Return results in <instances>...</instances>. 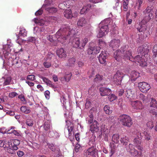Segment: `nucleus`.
<instances>
[{"mask_svg": "<svg viewBox=\"0 0 157 157\" xmlns=\"http://www.w3.org/2000/svg\"><path fill=\"white\" fill-rule=\"evenodd\" d=\"M148 46L147 44H144L143 45L139 47L137 49V52L138 53H140L142 55L145 56L146 54L149 52V49Z\"/></svg>", "mask_w": 157, "mask_h": 157, "instance_id": "nucleus-12", "label": "nucleus"}, {"mask_svg": "<svg viewBox=\"0 0 157 157\" xmlns=\"http://www.w3.org/2000/svg\"><path fill=\"white\" fill-rule=\"evenodd\" d=\"M110 146L111 149L109 153L110 156L111 157L115 153L116 147L115 144L113 143L110 144Z\"/></svg>", "mask_w": 157, "mask_h": 157, "instance_id": "nucleus-35", "label": "nucleus"}, {"mask_svg": "<svg viewBox=\"0 0 157 157\" xmlns=\"http://www.w3.org/2000/svg\"><path fill=\"white\" fill-rule=\"evenodd\" d=\"M86 24V21L84 17L80 18L78 21L77 24L78 26L82 27L85 26Z\"/></svg>", "mask_w": 157, "mask_h": 157, "instance_id": "nucleus-25", "label": "nucleus"}, {"mask_svg": "<svg viewBox=\"0 0 157 157\" xmlns=\"http://www.w3.org/2000/svg\"><path fill=\"white\" fill-rule=\"evenodd\" d=\"M43 65L45 67L47 68L50 67L51 65V63L48 62H44Z\"/></svg>", "mask_w": 157, "mask_h": 157, "instance_id": "nucleus-59", "label": "nucleus"}, {"mask_svg": "<svg viewBox=\"0 0 157 157\" xmlns=\"http://www.w3.org/2000/svg\"><path fill=\"white\" fill-rule=\"evenodd\" d=\"M20 109L21 112L26 114L29 113L31 111L29 108L25 106H22Z\"/></svg>", "mask_w": 157, "mask_h": 157, "instance_id": "nucleus-30", "label": "nucleus"}, {"mask_svg": "<svg viewBox=\"0 0 157 157\" xmlns=\"http://www.w3.org/2000/svg\"><path fill=\"white\" fill-rule=\"evenodd\" d=\"M65 4H66V2H64L63 3H61L59 5V7L61 9H65Z\"/></svg>", "mask_w": 157, "mask_h": 157, "instance_id": "nucleus-60", "label": "nucleus"}, {"mask_svg": "<svg viewBox=\"0 0 157 157\" xmlns=\"http://www.w3.org/2000/svg\"><path fill=\"white\" fill-rule=\"evenodd\" d=\"M19 34L24 37L25 36H27V32L24 28H20Z\"/></svg>", "mask_w": 157, "mask_h": 157, "instance_id": "nucleus-39", "label": "nucleus"}, {"mask_svg": "<svg viewBox=\"0 0 157 157\" xmlns=\"http://www.w3.org/2000/svg\"><path fill=\"white\" fill-rule=\"evenodd\" d=\"M118 119L124 126L130 128L133 124L132 118L128 115H121L119 116Z\"/></svg>", "mask_w": 157, "mask_h": 157, "instance_id": "nucleus-4", "label": "nucleus"}, {"mask_svg": "<svg viewBox=\"0 0 157 157\" xmlns=\"http://www.w3.org/2000/svg\"><path fill=\"white\" fill-rule=\"evenodd\" d=\"M49 137L57 138L59 136V133L56 131H52L50 132L48 134Z\"/></svg>", "mask_w": 157, "mask_h": 157, "instance_id": "nucleus-29", "label": "nucleus"}, {"mask_svg": "<svg viewBox=\"0 0 157 157\" xmlns=\"http://www.w3.org/2000/svg\"><path fill=\"white\" fill-rule=\"evenodd\" d=\"M117 98V97L114 95L112 94L109 97V98L110 101H113L115 100Z\"/></svg>", "mask_w": 157, "mask_h": 157, "instance_id": "nucleus-62", "label": "nucleus"}, {"mask_svg": "<svg viewBox=\"0 0 157 157\" xmlns=\"http://www.w3.org/2000/svg\"><path fill=\"white\" fill-rule=\"evenodd\" d=\"M21 61L19 60L18 59H17V62H16V64H15V66L16 68H18L20 67L21 66Z\"/></svg>", "mask_w": 157, "mask_h": 157, "instance_id": "nucleus-63", "label": "nucleus"}, {"mask_svg": "<svg viewBox=\"0 0 157 157\" xmlns=\"http://www.w3.org/2000/svg\"><path fill=\"white\" fill-rule=\"evenodd\" d=\"M36 39L35 37H29L28 39V41L32 43H35L36 41Z\"/></svg>", "mask_w": 157, "mask_h": 157, "instance_id": "nucleus-61", "label": "nucleus"}, {"mask_svg": "<svg viewBox=\"0 0 157 157\" xmlns=\"http://www.w3.org/2000/svg\"><path fill=\"white\" fill-rule=\"evenodd\" d=\"M132 134L134 138L133 140L134 144L139 150L142 151L143 149L141 140L143 137L142 133L140 131L135 129L132 132Z\"/></svg>", "mask_w": 157, "mask_h": 157, "instance_id": "nucleus-3", "label": "nucleus"}, {"mask_svg": "<svg viewBox=\"0 0 157 157\" xmlns=\"http://www.w3.org/2000/svg\"><path fill=\"white\" fill-rule=\"evenodd\" d=\"M46 10L49 13H53L56 12L57 11V9L53 7H49L46 8Z\"/></svg>", "mask_w": 157, "mask_h": 157, "instance_id": "nucleus-36", "label": "nucleus"}, {"mask_svg": "<svg viewBox=\"0 0 157 157\" xmlns=\"http://www.w3.org/2000/svg\"><path fill=\"white\" fill-rule=\"evenodd\" d=\"M50 121L47 120L45 121L44 125L43 128L44 130L46 131H49L50 130Z\"/></svg>", "mask_w": 157, "mask_h": 157, "instance_id": "nucleus-26", "label": "nucleus"}, {"mask_svg": "<svg viewBox=\"0 0 157 157\" xmlns=\"http://www.w3.org/2000/svg\"><path fill=\"white\" fill-rule=\"evenodd\" d=\"M150 106L157 108V102L156 100L153 98H151V101L150 103Z\"/></svg>", "mask_w": 157, "mask_h": 157, "instance_id": "nucleus-40", "label": "nucleus"}, {"mask_svg": "<svg viewBox=\"0 0 157 157\" xmlns=\"http://www.w3.org/2000/svg\"><path fill=\"white\" fill-rule=\"evenodd\" d=\"M98 124L97 121L94 120L93 123L90 126V130L93 133L97 132L98 130Z\"/></svg>", "mask_w": 157, "mask_h": 157, "instance_id": "nucleus-20", "label": "nucleus"}, {"mask_svg": "<svg viewBox=\"0 0 157 157\" xmlns=\"http://www.w3.org/2000/svg\"><path fill=\"white\" fill-rule=\"evenodd\" d=\"M143 0H137L136 3V6H137V8L140 10L143 3Z\"/></svg>", "mask_w": 157, "mask_h": 157, "instance_id": "nucleus-53", "label": "nucleus"}, {"mask_svg": "<svg viewBox=\"0 0 157 157\" xmlns=\"http://www.w3.org/2000/svg\"><path fill=\"white\" fill-rule=\"evenodd\" d=\"M121 50H117L114 53V57L117 61H120L122 59L125 60H129L133 61L132 59L133 57L132 55V50L130 49L126 50L125 48L122 47Z\"/></svg>", "mask_w": 157, "mask_h": 157, "instance_id": "nucleus-2", "label": "nucleus"}, {"mask_svg": "<svg viewBox=\"0 0 157 157\" xmlns=\"http://www.w3.org/2000/svg\"><path fill=\"white\" fill-rule=\"evenodd\" d=\"M153 55L152 57H155L157 55V45H155L154 46L152 51Z\"/></svg>", "mask_w": 157, "mask_h": 157, "instance_id": "nucleus-49", "label": "nucleus"}, {"mask_svg": "<svg viewBox=\"0 0 157 157\" xmlns=\"http://www.w3.org/2000/svg\"><path fill=\"white\" fill-rule=\"evenodd\" d=\"M97 151V149L94 147L89 148L86 152V155L88 157L94 155Z\"/></svg>", "mask_w": 157, "mask_h": 157, "instance_id": "nucleus-19", "label": "nucleus"}, {"mask_svg": "<svg viewBox=\"0 0 157 157\" xmlns=\"http://www.w3.org/2000/svg\"><path fill=\"white\" fill-rule=\"evenodd\" d=\"M108 54L106 51H102L101 53L99 55V57L101 56V58L106 59Z\"/></svg>", "mask_w": 157, "mask_h": 157, "instance_id": "nucleus-48", "label": "nucleus"}, {"mask_svg": "<svg viewBox=\"0 0 157 157\" xmlns=\"http://www.w3.org/2000/svg\"><path fill=\"white\" fill-rule=\"evenodd\" d=\"M101 44H103L104 45H105V43L102 41H99L100 46L97 47L96 46L91 47L89 48L87 50V53L89 55L97 54L100 51L101 49Z\"/></svg>", "mask_w": 157, "mask_h": 157, "instance_id": "nucleus-7", "label": "nucleus"}, {"mask_svg": "<svg viewBox=\"0 0 157 157\" xmlns=\"http://www.w3.org/2000/svg\"><path fill=\"white\" fill-rule=\"evenodd\" d=\"M9 147L12 148L14 150H17L18 149L17 146L19 144L20 141L19 140L17 139L12 140L10 142H8Z\"/></svg>", "mask_w": 157, "mask_h": 157, "instance_id": "nucleus-14", "label": "nucleus"}, {"mask_svg": "<svg viewBox=\"0 0 157 157\" xmlns=\"http://www.w3.org/2000/svg\"><path fill=\"white\" fill-rule=\"evenodd\" d=\"M109 45L111 47L113 50L118 48L120 45V40L118 39H114L112 40L110 43Z\"/></svg>", "mask_w": 157, "mask_h": 157, "instance_id": "nucleus-18", "label": "nucleus"}, {"mask_svg": "<svg viewBox=\"0 0 157 157\" xmlns=\"http://www.w3.org/2000/svg\"><path fill=\"white\" fill-rule=\"evenodd\" d=\"M64 15L67 19H71L73 17L72 12L70 9L66 10L64 12Z\"/></svg>", "mask_w": 157, "mask_h": 157, "instance_id": "nucleus-28", "label": "nucleus"}, {"mask_svg": "<svg viewBox=\"0 0 157 157\" xmlns=\"http://www.w3.org/2000/svg\"><path fill=\"white\" fill-rule=\"evenodd\" d=\"M91 6L90 5H87V7L86 6H84L82 8L81 10L80 13L81 14H84L86 13L89 9L88 7H90Z\"/></svg>", "mask_w": 157, "mask_h": 157, "instance_id": "nucleus-37", "label": "nucleus"}, {"mask_svg": "<svg viewBox=\"0 0 157 157\" xmlns=\"http://www.w3.org/2000/svg\"><path fill=\"white\" fill-rule=\"evenodd\" d=\"M128 150L129 151L131 155L133 156H136L138 155L140 156L141 154V152L140 153L138 151L135 149L133 145L131 144H129L128 146Z\"/></svg>", "mask_w": 157, "mask_h": 157, "instance_id": "nucleus-11", "label": "nucleus"}, {"mask_svg": "<svg viewBox=\"0 0 157 157\" xmlns=\"http://www.w3.org/2000/svg\"><path fill=\"white\" fill-rule=\"evenodd\" d=\"M26 124L29 127H32L33 124V120L31 119H28L26 120Z\"/></svg>", "mask_w": 157, "mask_h": 157, "instance_id": "nucleus-45", "label": "nucleus"}, {"mask_svg": "<svg viewBox=\"0 0 157 157\" xmlns=\"http://www.w3.org/2000/svg\"><path fill=\"white\" fill-rule=\"evenodd\" d=\"M132 59L133 60V61H132V62L138 63V64H139L140 66L144 67L146 66L147 65L146 61L147 59L145 56L144 55H138L135 58H133V57Z\"/></svg>", "mask_w": 157, "mask_h": 157, "instance_id": "nucleus-5", "label": "nucleus"}, {"mask_svg": "<svg viewBox=\"0 0 157 157\" xmlns=\"http://www.w3.org/2000/svg\"><path fill=\"white\" fill-rule=\"evenodd\" d=\"M147 125L149 128H152L154 127L153 122L152 121L148 122L147 124Z\"/></svg>", "mask_w": 157, "mask_h": 157, "instance_id": "nucleus-58", "label": "nucleus"}, {"mask_svg": "<svg viewBox=\"0 0 157 157\" xmlns=\"http://www.w3.org/2000/svg\"><path fill=\"white\" fill-rule=\"evenodd\" d=\"M131 105L133 108L136 110L142 109L144 108V106L142 102L138 100L131 101Z\"/></svg>", "mask_w": 157, "mask_h": 157, "instance_id": "nucleus-13", "label": "nucleus"}, {"mask_svg": "<svg viewBox=\"0 0 157 157\" xmlns=\"http://www.w3.org/2000/svg\"><path fill=\"white\" fill-rule=\"evenodd\" d=\"M104 110L105 113L108 114H110L112 113V110H110V108L107 105H105L104 108Z\"/></svg>", "mask_w": 157, "mask_h": 157, "instance_id": "nucleus-43", "label": "nucleus"}, {"mask_svg": "<svg viewBox=\"0 0 157 157\" xmlns=\"http://www.w3.org/2000/svg\"><path fill=\"white\" fill-rule=\"evenodd\" d=\"M144 138L145 140H149L151 137V134L147 132H144Z\"/></svg>", "mask_w": 157, "mask_h": 157, "instance_id": "nucleus-46", "label": "nucleus"}, {"mask_svg": "<svg viewBox=\"0 0 157 157\" xmlns=\"http://www.w3.org/2000/svg\"><path fill=\"white\" fill-rule=\"evenodd\" d=\"M138 98L140 100H142L143 101H145L146 100V97L143 94L140 93L139 94L138 96Z\"/></svg>", "mask_w": 157, "mask_h": 157, "instance_id": "nucleus-51", "label": "nucleus"}, {"mask_svg": "<svg viewBox=\"0 0 157 157\" xmlns=\"http://www.w3.org/2000/svg\"><path fill=\"white\" fill-rule=\"evenodd\" d=\"M93 110L90 109L89 113L90 114L89 117L86 118V121H88L89 124H92L94 122V117L92 114Z\"/></svg>", "mask_w": 157, "mask_h": 157, "instance_id": "nucleus-27", "label": "nucleus"}, {"mask_svg": "<svg viewBox=\"0 0 157 157\" xmlns=\"http://www.w3.org/2000/svg\"><path fill=\"white\" fill-rule=\"evenodd\" d=\"M75 61V58L72 57L70 58L68 60V63H67V66H72L74 64Z\"/></svg>", "mask_w": 157, "mask_h": 157, "instance_id": "nucleus-38", "label": "nucleus"}, {"mask_svg": "<svg viewBox=\"0 0 157 157\" xmlns=\"http://www.w3.org/2000/svg\"><path fill=\"white\" fill-rule=\"evenodd\" d=\"M120 142L123 145H126L128 144L129 142L128 138L126 136L122 137L121 138Z\"/></svg>", "mask_w": 157, "mask_h": 157, "instance_id": "nucleus-33", "label": "nucleus"}, {"mask_svg": "<svg viewBox=\"0 0 157 157\" xmlns=\"http://www.w3.org/2000/svg\"><path fill=\"white\" fill-rule=\"evenodd\" d=\"M125 94L126 97L130 100L135 99L136 98L135 91L131 89H127Z\"/></svg>", "mask_w": 157, "mask_h": 157, "instance_id": "nucleus-15", "label": "nucleus"}, {"mask_svg": "<svg viewBox=\"0 0 157 157\" xmlns=\"http://www.w3.org/2000/svg\"><path fill=\"white\" fill-rule=\"evenodd\" d=\"M27 79L31 81H34L35 80V76L33 75H28L27 78Z\"/></svg>", "mask_w": 157, "mask_h": 157, "instance_id": "nucleus-57", "label": "nucleus"}, {"mask_svg": "<svg viewBox=\"0 0 157 157\" xmlns=\"http://www.w3.org/2000/svg\"><path fill=\"white\" fill-rule=\"evenodd\" d=\"M87 41H88V40H87V38H84L83 40L82 41V42L81 43V46L79 47V48L82 49V48H84L85 46L86 45Z\"/></svg>", "mask_w": 157, "mask_h": 157, "instance_id": "nucleus-52", "label": "nucleus"}, {"mask_svg": "<svg viewBox=\"0 0 157 157\" xmlns=\"http://www.w3.org/2000/svg\"><path fill=\"white\" fill-rule=\"evenodd\" d=\"M2 78H3L4 80L3 83L4 86L9 85L12 80V78L10 76L6 78L2 77Z\"/></svg>", "mask_w": 157, "mask_h": 157, "instance_id": "nucleus-31", "label": "nucleus"}, {"mask_svg": "<svg viewBox=\"0 0 157 157\" xmlns=\"http://www.w3.org/2000/svg\"><path fill=\"white\" fill-rule=\"evenodd\" d=\"M128 2L127 0H123L122 7L124 10L126 11L128 9Z\"/></svg>", "mask_w": 157, "mask_h": 157, "instance_id": "nucleus-44", "label": "nucleus"}, {"mask_svg": "<svg viewBox=\"0 0 157 157\" xmlns=\"http://www.w3.org/2000/svg\"><path fill=\"white\" fill-rule=\"evenodd\" d=\"M103 76L99 74L96 75L95 78L94 79V81L95 82H99L102 80Z\"/></svg>", "mask_w": 157, "mask_h": 157, "instance_id": "nucleus-41", "label": "nucleus"}, {"mask_svg": "<svg viewBox=\"0 0 157 157\" xmlns=\"http://www.w3.org/2000/svg\"><path fill=\"white\" fill-rule=\"evenodd\" d=\"M136 27L137 30L139 32H142L144 34H145L146 35L149 32L147 30V26L145 24L141 23L140 22L136 25Z\"/></svg>", "mask_w": 157, "mask_h": 157, "instance_id": "nucleus-10", "label": "nucleus"}, {"mask_svg": "<svg viewBox=\"0 0 157 157\" xmlns=\"http://www.w3.org/2000/svg\"><path fill=\"white\" fill-rule=\"evenodd\" d=\"M57 20L56 17L54 16H51L49 17V20L51 22H54L55 21Z\"/></svg>", "mask_w": 157, "mask_h": 157, "instance_id": "nucleus-64", "label": "nucleus"}, {"mask_svg": "<svg viewBox=\"0 0 157 157\" xmlns=\"http://www.w3.org/2000/svg\"><path fill=\"white\" fill-rule=\"evenodd\" d=\"M75 34L74 30L71 29L67 25H64L56 33V36L58 41L62 44L65 42L66 40L69 38L72 46L77 48L80 47V40L78 37H74Z\"/></svg>", "mask_w": 157, "mask_h": 157, "instance_id": "nucleus-1", "label": "nucleus"}, {"mask_svg": "<svg viewBox=\"0 0 157 157\" xmlns=\"http://www.w3.org/2000/svg\"><path fill=\"white\" fill-rule=\"evenodd\" d=\"M100 93L101 96H109L111 94V90L110 89L104 87H101L99 89Z\"/></svg>", "mask_w": 157, "mask_h": 157, "instance_id": "nucleus-16", "label": "nucleus"}, {"mask_svg": "<svg viewBox=\"0 0 157 157\" xmlns=\"http://www.w3.org/2000/svg\"><path fill=\"white\" fill-rule=\"evenodd\" d=\"M152 9V6H148L146 9L144 11L143 13H150V12Z\"/></svg>", "mask_w": 157, "mask_h": 157, "instance_id": "nucleus-54", "label": "nucleus"}, {"mask_svg": "<svg viewBox=\"0 0 157 157\" xmlns=\"http://www.w3.org/2000/svg\"><path fill=\"white\" fill-rule=\"evenodd\" d=\"M119 134H114L112 136V141L115 143L117 144L119 142Z\"/></svg>", "mask_w": 157, "mask_h": 157, "instance_id": "nucleus-32", "label": "nucleus"}, {"mask_svg": "<svg viewBox=\"0 0 157 157\" xmlns=\"http://www.w3.org/2000/svg\"><path fill=\"white\" fill-rule=\"evenodd\" d=\"M34 22L40 26H43L45 24V21L43 19L39 20L37 18H34Z\"/></svg>", "mask_w": 157, "mask_h": 157, "instance_id": "nucleus-34", "label": "nucleus"}, {"mask_svg": "<svg viewBox=\"0 0 157 157\" xmlns=\"http://www.w3.org/2000/svg\"><path fill=\"white\" fill-rule=\"evenodd\" d=\"M98 59L99 62L100 63L105 65L106 64V59L101 58V56H100L98 57Z\"/></svg>", "mask_w": 157, "mask_h": 157, "instance_id": "nucleus-50", "label": "nucleus"}, {"mask_svg": "<svg viewBox=\"0 0 157 157\" xmlns=\"http://www.w3.org/2000/svg\"><path fill=\"white\" fill-rule=\"evenodd\" d=\"M81 148L82 147L79 144H76L75 147V150L76 152H78L80 151Z\"/></svg>", "mask_w": 157, "mask_h": 157, "instance_id": "nucleus-56", "label": "nucleus"}, {"mask_svg": "<svg viewBox=\"0 0 157 157\" xmlns=\"http://www.w3.org/2000/svg\"><path fill=\"white\" fill-rule=\"evenodd\" d=\"M66 125L67 126V129H68L69 136H71L72 135V132L74 126L72 123L69 120L66 121Z\"/></svg>", "mask_w": 157, "mask_h": 157, "instance_id": "nucleus-21", "label": "nucleus"}, {"mask_svg": "<svg viewBox=\"0 0 157 157\" xmlns=\"http://www.w3.org/2000/svg\"><path fill=\"white\" fill-rule=\"evenodd\" d=\"M72 76V74L71 73H70L69 74L66 75L65 76H64V78H61V80L62 82L63 80L62 79L63 78L65 79V81L67 82H69L70 79H71V77Z\"/></svg>", "mask_w": 157, "mask_h": 157, "instance_id": "nucleus-42", "label": "nucleus"}, {"mask_svg": "<svg viewBox=\"0 0 157 157\" xmlns=\"http://www.w3.org/2000/svg\"><path fill=\"white\" fill-rule=\"evenodd\" d=\"M47 145L48 147L52 151L55 152L56 148L54 145L52 144H47Z\"/></svg>", "mask_w": 157, "mask_h": 157, "instance_id": "nucleus-47", "label": "nucleus"}, {"mask_svg": "<svg viewBox=\"0 0 157 157\" xmlns=\"http://www.w3.org/2000/svg\"><path fill=\"white\" fill-rule=\"evenodd\" d=\"M130 76L131 80L134 81L140 76V73L135 71H131Z\"/></svg>", "mask_w": 157, "mask_h": 157, "instance_id": "nucleus-23", "label": "nucleus"}, {"mask_svg": "<svg viewBox=\"0 0 157 157\" xmlns=\"http://www.w3.org/2000/svg\"><path fill=\"white\" fill-rule=\"evenodd\" d=\"M40 77L42 79L43 82L46 83L48 86L53 88H56L55 86L52 83L51 81L46 77L43 76H40Z\"/></svg>", "mask_w": 157, "mask_h": 157, "instance_id": "nucleus-24", "label": "nucleus"}, {"mask_svg": "<svg viewBox=\"0 0 157 157\" xmlns=\"http://www.w3.org/2000/svg\"><path fill=\"white\" fill-rule=\"evenodd\" d=\"M13 133L14 135L17 136H19L20 135V132H18L17 131L15 130H12L11 132L9 131L8 133Z\"/></svg>", "mask_w": 157, "mask_h": 157, "instance_id": "nucleus-55", "label": "nucleus"}, {"mask_svg": "<svg viewBox=\"0 0 157 157\" xmlns=\"http://www.w3.org/2000/svg\"><path fill=\"white\" fill-rule=\"evenodd\" d=\"M138 87L141 92L145 93L147 92L151 88L150 85L144 82L139 83Z\"/></svg>", "mask_w": 157, "mask_h": 157, "instance_id": "nucleus-9", "label": "nucleus"}, {"mask_svg": "<svg viewBox=\"0 0 157 157\" xmlns=\"http://www.w3.org/2000/svg\"><path fill=\"white\" fill-rule=\"evenodd\" d=\"M123 77V73L119 70L117 71L113 76V81L117 85H120L122 79Z\"/></svg>", "mask_w": 157, "mask_h": 157, "instance_id": "nucleus-8", "label": "nucleus"}, {"mask_svg": "<svg viewBox=\"0 0 157 157\" xmlns=\"http://www.w3.org/2000/svg\"><path fill=\"white\" fill-rule=\"evenodd\" d=\"M56 54L60 58H65L67 56V52L63 48H61L56 51Z\"/></svg>", "mask_w": 157, "mask_h": 157, "instance_id": "nucleus-17", "label": "nucleus"}, {"mask_svg": "<svg viewBox=\"0 0 157 157\" xmlns=\"http://www.w3.org/2000/svg\"><path fill=\"white\" fill-rule=\"evenodd\" d=\"M152 13H146V16L144 17L143 20L141 21V23L146 24L148 22L151 18L152 16Z\"/></svg>", "mask_w": 157, "mask_h": 157, "instance_id": "nucleus-22", "label": "nucleus"}, {"mask_svg": "<svg viewBox=\"0 0 157 157\" xmlns=\"http://www.w3.org/2000/svg\"><path fill=\"white\" fill-rule=\"evenodd\" d=\"M105 21H102L99 24V27L100 28V30L97 35L98 38H101L104 36L105 35V33L107 32L108 30V27L107 25H102L105 23Z\"/></svg>", "mask_w": 157, "mask_h": 157, "instance_id": "nucleus-6", "label": "nucleus"}]
</instances>
